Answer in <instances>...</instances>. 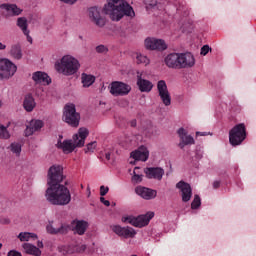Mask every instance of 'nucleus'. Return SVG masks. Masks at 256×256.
<instances>
[{
  "label": "nucleus",
  "mask_w": 256,
  "mask_h": 256,
  "mask_svg": "<svg viewBox=\"0 0 256 256\" xmlns=\"http://www.w3.org/2000/svg\"><path fill=\"white\" fill-rule=\"evenodd\" d=\"M65 179L63 176V167L53 165L48 170V185L46 190V199L51 205H69L71 203V192L61 182Z\"/></svg>",
  "instance_id": "nucleus-1"
},
{
  "label": "nucleus",
  "mask_w": 256,
  "mask_h": 256,
  "mask_svg": "<svg viewBox=\"0 0 256 256\" xmlns=\"http://www.w3.org/2000/svg\"><path fill=\"white\" fill-rule=\"evenodd\" d=\"M104 13L110 17L112 21H121L123 17H135V10L126 1L109 0L104 6Z\"/></svg>",
  "instance_id": "nucleus-2"
},
{
  "label": "nucleus",
  "mask_w": 256,
  "mask_h": 256,
  "mask_svg": "<svg viewBox=\"0 0 256 256\" xmlns=\"http://www.w3.org/2000/svg\"><path fill=\"white\" fill-rule=\"evenodd\" d=\"M164 63L169 69H189L195 65V57L189 52L170 53L164 58Z\"/></svg>",
  "instance_id": "nucleus-3"
},
{
  "label": "nucleus",
  "mask_w": 256,
  "mask_h": 256,
  "mask_svg": "<svg viewBox=\"0 0 256 256\" xmlns=\"http://www.w3.org/2000/svg\"><path fill=\"white\" fill-rule=\"evenodd\" d=\"M89 137V130L87 128H79L78 133L73 136L72 140L58 141V149H62L63 153H73L77 147H83L85 140ZM74 142V143H73Z\"/></svg>",
  "instance_id": "nucleus-4"
},
{
  "label": "nucleus",
  "mask_w": 256,
  "mask_h": 256,
  "mask_svg": "<svg viewBox=\"0 0 256 256\" xmlns=\"http://www.w3.org/2000/svg\"><path fill=\"white\" fill-rule=\"evenodd\" d=\"M79 67H81L79 60L71 55L63 56L60 61L55 63L57 73H61L66 77L75 75L79 71Z\"/></svg>",
  "instance_id": "nucleus-5"
},
{
  "label": "nucleus",
  "mask_w": 256,
  "mask_h": 256,
  "mask_svg": "<svg viewBox=\"0 0 256 256\" xmlns=\"http://www.w3.org/2000/svg\"><path fill=\"white\" fill-rule=\"evenodd\" d=\"M247 139V128L243 123L235 125L229 132L230 145L237 147Z\"/></svg>",
  "instance_id": "nucleus-6"
},
{
  "label": "nucleus",
  "mask_w": 256,
  "mask_h": 256,
  "mask_svg": "<svg viewBox=\"0 0 256 256\" xmlns=\"http://www.w3.org/2000/svg\"><path fill=\"white\" fill-rule=\"evenodd\" d=\"M155 217V212H147L146 214L139 215L138 217L133 216H123L122 223H129L133 225V227H146L149 225V221H151Z\"/></svg>",
  "instance_id": "nucleus-7"
},
{
  "label": "nucleus",
  "mask_w": 256,
  "mask_h": 256,
  "mask_svg": "<svg viewBox=\"0 0 256 256\" xmlns=\"http://www.w3.org/2000/svg\"><path fill=\"white\" fill-rule=\"evenodd\" d=\"M63 119L71 127H79L81 115L77 112L75 104H66L64 107Z\"/></svg>",
  "instance_id": "nucleus-8"
},
{
  "label": "nucleus",
  "mask_w": 256,
  "mask_h": 256,
  "mask_svg": "<svg viewBox=\"0 0 256 256\" xmlns=\"http://www.w3.org/2000/svg\"><path fill=\"white\" fill-rule=\"evenodd\" d=\"M17 73V65L7 58L0 59V79H11Z\"/></svg>",
  "instance_id": "nucleus-9"
},
{
  "label": "nucleus",
  "mask_w": 256,
  "mask_h": 256,
  "mask_svg": "<svg viewBox=\"0 0 256 256\" xmlns=\"http://www.w3.org/2000/svg\"><path fill=\"white\" fill-rule=\"evenodd\" d=\"M109 90L113 97H125L131 93V85L122 81H113L109 86Z\"/></svg>",
  "instance_id": "nucleus-10"
},
{
  "label": "nucleus",
  "mask_w": 256,
  "mask_h": 256,
  "mask_svg": "<svg viewBox=\"0 0 256 256\" xmlns=\"http://www.w3.org/2000/svg\"><path fill=\"white\" fill-rule=\"evenodd\" d=\"M88 17L97 27H105V23H107L101 8L97 6H93L88 9Z\"/></svg>",
  "instance_id": "nucleus-11"
},
{
  "label": "nucleus",
  "mask_w": 256,
  "mask_h": 256,
  "mask_svg": "<svg viewBox=\"0 0 256 256\" xmlns=\"http://www.w3.org/2000/svg\"><path fill=\"white\" fill-rule=\"evenodd\" d=\"M158 95L165 107H169L171 105V94L169 93V89H167V83L165 80H160L157 83Z\"/></svg>",
  "instance_id": "nucleus-12"
},
{
  "label": "nucleus",
  "mask_w": 256,
  "mask_h": 256,
  "mask_svg": "<svg viewBox=\"0 0 256 256\" xmlns=\"http://www.w3.org/2000/svg\"><path fill=\"white\" fill-rule=\"evenodd\" d=\"M144 45L150 51H165L167 50V43L163 39L146 38Z\"/></svg>",
  "instance_id": "nucleus-13"
},
{
  "label": "nucleus",
  "mask_w": 256,
  "mask_h": 256,
  "mask_svg": "<svg viewBox=\"0 0 256 256\" xmlns=\"http://www.w3.org/2000/svg\"><path fill=\"white\" fill-rule=\"evenodd\" d=\"M176 188L179 189L183 203H189L191 197H193V189L191 184L181 180L176 184Z\"/></svg>",
  "instance_id": "nucleus-14"
},
{
  "label": "nucleus",
  "mask_w": 256,
  "mask_h": 256,
  "mask_svg": "<svg viewBox=\"0 0 256 256\" xmlns=\"http://www.w3.org/2000/svg\"><path fill=\"white\" fill-rule=\"evenodd\" d=\"M112 230L116 233V235H118L119 237H123L124 239H133L135 235H137V231L129 226L122 227L116 225L113 226Z\"/></svg>",
  "instance_id": "nucleus-15"
},
{
  "label": "nucleus",
  "mask_w": 256,
  "mask_h": 256,
  "mask_svg": "<svg viewBox=\"0 0 256 256\" xmlns=\"http://www.w3.org/2000/svg\"><path fill=\"white\" fill-rule=\"evenodd\" d=\"M177 134L180 139V143L178 144L180 149H185L186 145H195V139L193 138V136L188 135L187 130H185L184 128H180L177 131Z\"/></svg>",
  "instance_id": "nucleus-16"
},
{
  "label": "nucleus",
  "mask_w": 256,
  "mask_h": 256,
  "mask_svg": "<svg viewBox=\"0 0 256 256\" xmlns=\"http://www.w3.org/2000/svg\"><path fill=\"white\" fill-rule=\"evenodd\" d=\"M135 192L137 195L142 197V199H146V201H151V199H155V197H157V190L143 186L136 187Z\"/></svg>",
  "instance_id": "nucleus-17"
},
{
  "label": "nucleus",
  "mask_w": 256,
  "mask_h": 256,
  "mask_svg": "<svg viewBox=\"0 0 256 256\" xmlns=\"http://www.w3.org/2000/svg\"><path fill=\"white\" fill-rule=\"evenodd\" d=\"M144 173L148 179L161 181V179H163V175H165V170L161 167H149L144 170Z\"/></svg>",
  "instance_id": "nucleus-18"
},
{
  "label": "nucleus",
  "mask_w": 256,
  "mask_h": 256,
  "mask_svg": "<svg viewBox=\"0 0 256 256\" xmlns=\"http://www.w3.org/2000/svg\"><path fill=\"white\" fill-rule=\"evenodd\" d=\"M137 86L141 93H151L153 90V83L149 80L143 79L139 72L137 73Z\"/></svg>",
  "instance_id": "nucleus-19"
},
{
  "label": "nucleus",
  "mask_w": 256,
  "mask_h": 256,
  "mask_svg": "<svg viewBox=\"0 0 256 256\" xmlns=\"http://www.w3.org/2000/svg\"><path fill=\"white\" fill-rule=\"evenodd\" d=\"M32 80L36 85H50L51 78L45 72L37 71L32 74Z\"/></svg>",
  "instance_id": "nucleus-20"
},
{
  "label": "nucleus",
  "mask_w": 256,
  "mask_h": 256,
  "mask_svg": "<svg viewBox=\"0 0 256 256\" xmlns=\"http://www.w3.org/2000/svg\"><path fill=\"white\" fill-rule=\"evenodd\" d=\"M130 157L135 161H147L149 159V150L145 146H140L137 150L131 152Z\"/></svg>",
  "instance_id": "nucleus-21"
},
{
  "label": "nucleus",
  "mask_w": 256,
  "mask_h": 256,
  "mask_svg": "<svg viewBox=\"0 0 256 256\" xmlns=\"http://www.w3.org/2000/svg\"><path fill=\"white\" fill-rule=\"evenodd\" d=\"M43 128V121L41 120H32L30 124L25 129L26 137H31L35 131H39Z\"/></svg>",
  "instance_id": "nucleus-22"
},
{
  "label": "nucleus",
  "mask_w": 256,
  "mask_h": 256,
  "mask_svg": "<svg viewBox=\"0 0 256 256\" xmlns=\"http://www.w3.org/2000/svg\"><path fill=\"white\" fill-rule=\"evenodd\" d=\"M0 11H6L8 15L17 16L23 13V10L17 7L16 4H1Z\"/></svg>",
  "instance_id": "nucleus-23"
},
{
  "label": "nucleus",
  "mask_w": 256,
  "mask_h": 256,
  "mask_svg": "<svg viewBox=\"0 0 256 256\" xmlns=\"http://www.w3.org/2000/svg\"><path fill=\"white\" fill-rule=\"evenodd\" d=\"M46 229L50 235H67V233H69V225L66 224H61L59 228H55L53 225H48Z\"/></svg>",
  "instance_id": "nucleus-24"
},
{
  "label": "nucleus",
  "mask_w": 256,
  "mask_h": 256,
  "mask_svg": "<svg viewBox=\"0 0 256 256\" xmlns=\"http://www.w3.org/2000/svg\"><path fill=\"white\" fill-rule=\"evenodd\" d=\"M36 106H37V103L35 102V98H33V95L27 94L24 97V101H23V107L25 111H27V113H31Z\"/></svg>",
  "instance_id": "nucleus-25"
},
{
  "label": "nucleus",
  "mask_w": 256,
  "mask_h": 256,
  "mask_svg": "<svg viewBox=\"0 0 256 256\" xmlns=\"http://www.w3.org/2000/svg\"><path fill=\"white\" fill-rule=\"evenodd\" d=\"M74 233H77V235H85V231H87V228L89 227V224L84 220H76L73 222Z\"/></svg>",
  "instance_id": "nucleus-26"
},
{
  "label": "nucleus",
  "mask_w": 256,
  "mask_h": 256,
  "mask_svg": "<svg viewBox=\"0 0 256 256\" xmlns=\"http://www.w3.org/2000/svg\"><path fill=\"white\" fill-rule=\"evenodd\" d=\"M9 54L11 57H13V59H17V60L21 59L23 57L21 44L17 43V44L11 45Z\"/></svg>",
  "instance_id": "nucleus-27"
},
{
  "label": "nucleus",
  "mask_w": 256,
  "mask_h": 256,
  "mask_svg": "<svg viewBox=\"0 0 256 256\" xmlns=\"http://www.w3.org/2000/svg\"><path fill=\"white\" fill-rule=\"evenodd\" d=\"M23 249L28 255L41 256V250L37 248L35 245L24 243Z\"/></svg>",
  "instance_id": "nucleus-28"
},
{
  "label": "nucleus",
  "mask_w": 256,
  "mask_h": 256,
  "mask_svg": "<svg viewBox=\"0 0 256 256\" xmlns=\"http://www.w3.org/2000/svg\"><path fill=\"white\" fill-rule=\"evenodd\" d=\"M17 26L19 27V29H21L24 35H27L28 33H30L29 24L27 23V18L25 17L18 18Z\"/></svg>",
  "instance_id": "nucleus-29"
},
{
  "label": "nucleus",
  "mask_w": 256,
  "mask_h": 256,
  "mask_svg": "<svg viewBox=\"0 0 256 256\" xmlns=\"http://www.w3.org/2000/svg\"><path fill=\"white\" fill-rule=\"evenodd\" d=\"M81 79L83 87H91L95 83V76L91 74L82 73Z\"/></svg>",
  "instance_id": "nucleus-30"
},
{
  "label": "nucleus",
  "mask_w": 256,
  "mask_h": 256,
  "mask_svg": "<svg viewBox=\"0 0 256 256\" xmlns=\"http://www.w3.org/2000/svg\"><path fill=\"white\" fill-rule=\"evenodd\" d=\"M8 127L9 125L4 126L0 124V139H11V133H9Z\"/></svg>",
  "instance_id": "nucleus-31"
},
{
  "label": "nucleus",
  "mask_w": 256,
  "mask_h": 256,
  "mask_svg": "<svg viewBox=\"0 0 256 256\" xmlns=\"http://www.w3.org/2000/svg\"><path fill=\"white\" fill-rule=\"evenodd\" d=\"M18 239L20 241H29V239H37V234H33L29 232H21L18 235Z\"/></svg>",
  "instance_id": "nucleus-32"
},
{
  "label": "nucleus",
  "mask_w": 256,
  "mask_h": 256,
  "mask_svg": "<svg viewBox=\"0 0 256 256\" xmlns=\"http://www.w3.org/2000/svg\"><path fill=\"white\" fill-rule=\"evenodd\" d=\"M60 253L62 255H72V253H75V250L73 249V245H68V246H61L59 248Z\"/></svg>",
  "instance_id": "nucleus-33"
},
{
  "label": "nucleus",
  "mask_w": 256,
  "mask_h": 256,
  "mask_svg": "<svg viewBox=\"0 0 256 256\" xmlns=\"http://www.w3.org/2000/svg\"><path fill=\"white\" fill-rule=\"evenodd\" d=\"M10 150L12 151V153H15V155H17V157H19L21 155V144H19L17 142H13L10 145Z\"/></svg>",
  "instance_id": "nucleus-34"
},
{
  "label": "nucleus",
  "mask_w": 256,
  "mask_h": 256,
  "mask_svg": "<svg viewBox=\"0 0 256 256\" xmlns=\"http://www.w3.org/2000/svg\"><path fill=\"white\" fill-rule=\"evenodd\" d=\"M136 61L137 63H142L143 65H149L150 63L149 58L143 54H137Z\"/></svg>",
  "instance_id": "nucleus-35"
},
{
  "label": "nucleus",
  "mask_w": 256,
  "mask_h": 256,
  "mask_svg": "<svg viewBox=\"0 0 256 256\" xmlns=\"http://www.w3.org/2000/svg\"><path fill=\"white\" fill-rule=\"evenodd\" d=\"M201 207V197L199 195L194 196V200L191 203V209H199Z\"/></svg>",
  "instance_id": "nucleus-36"
},
{
  "label": "nucleus",
  "mask_w": 256,
  "mask_h": 256,
  "mask_svg": "<svg viewBox=\"0 0 256 256\" xmlns=\"http://www.w3.org/2000/svg\"><path fill=\"white\" fill-rule=\"evenodd\" d=\"M95 51H96V53L105 55V54L109 53V48H107V46L101 44L95 48Z\"/></svg>",
  "instance_id": "nucleus-37"
},
{
  "label": "nucleus",
  "mask_w": 256,
  "mask_h": 256,
  "mask_svg": "<svg viewBox=\"0 0 256 256\" xmlns=\"http://www.w3.org/2000/svg\"><path fill=\"white\" fill-rule=\"evenodd\" d=\"M95 149H97V142H91L87 145L85 153H93V151H95Z\"/></svg>",
  "instance_id": "nucleus-38"
},
{
  "label": "nucleus",
  "mask_w": 256,
  "mask_h": 256,
  "mask_svg": "<svg viewBox=\"0 0 256 256\" xmlns=\"http://www.w3.org/2000/svg\"><path fill=\"white\" fill-rule=\"evenodd\" d=\"M74 253H83L85 249H87V246L82 244L80 246L73 245Z\"/></svg>",
  "instance_id": "nucleus-39"
},
{
  "label": "nucleus",
  "mask_w": 256,
  "mask_h": 256,
  "mask_svg": "<svg viewBox=\"0 0 256 256\" xmlns=\"http://www.w3.org/2000/svg\"><path fill=\"white\" fill-rule=\"evenodd\" d=\"M157 7V0H151L146 4V9H155Z\"/></svg>",
  "instance_id": "nucleus-40"
},
{
  "label": "nucleus",
  "mask_w": 256,
  "mask_h": 256,
  "mask_svg": "<svg viewBox=\"0 0 256 256\" xmlns=\"http://www.w3.org/2000/svg\"><path fill=\"white\" fill-rule=\"evenodd\" d=\"M132 181L134 183H141V181H143V176L139 174H134V176L132 177Z\"/></svg>",
  "instance_id": "nucleus-41"
},
{
  "label": "nucleus",
  "mask_w": 256,
  "mask_h": 256,
  "mask_svg": "<svg viewBox=\"0 0 256 256\" xmlns=\"http://www.w3.org/2000/svg\"><path fill=\"white\" fill-rule=\"evenodd\" d=\"M210 50H211V48L209 47V45H204L201 48L200 54L205 56V55H207V53H209Z\"/></svg>",
  "instance_id": "nucleus-42"
},
{
  "label": "nucleus",
  "mask_w": 256,
  "mask_h": 256,
  "mask_svg": "<svg viewBox=\"0 0 256 256\" xmlns=\"http://www.w3.org/2000/svg\"><path fill=\"white\" fill-rule=\"evenodd\" d=\"M109 193V187L101 186L100 187V195L101 197H105V195Z\"/></svg>",
  "instance_id": "nucleus-43"
},
{
  "label": "nucleus",
  "mask_w": 256,
  "mask_h": 256,
  "mask_svg": "<svg viewBox=\"0 0 256 256\" xmlns=\"http://www.w3.org/2000/svg\"><path fill=\"white\" fill-rule=\"evenodd\" d=\"M0 223L1 225H10L11 224V219L4 217V218H0Z\"/></svg>",
  "instance_id": "nucleus-44"
},
{
  "label": "nucleus",
  "mask_w": 256,
  "mask_h": 256,
  "mask_svg": "<svg viewBox=\"0 0 256 256\" xmlns=\"http://www.w3.org/2000/svg\"><path fill=\"white\" fill-rule=\"evenodd\" d=\"M7 256H23V255H21V252H19L17 250H10L8 252Z\"/></svg>",
  "instance_id": "nucleus-45"
},
{
  "label": "nucleus",
  "mask_w": 256,
  "mask_h": 256,
  "mask_svg": "<svg viewBox=\"0 0 256 256\" xmlns=\"http://www.w3.org/2000/svg\"><path fill=\"white\" fill-rule=\"evenodd\" d=\"M63 3H66L67 5H75L78 0H60Z\"/></svg>",
  "instance_id": "nucleus-46"
},
{
  "label": "nucleus",
  "mask_w": 256,
  "mask_h": 256,
  "mask_svg": "<svg viewBox=\"0 0 256 256\" xmlns=\"http://www.w3.org/2000/svg\"><path fill=\"white\" fill-rule=\"evenodd\" d=\"M100 201L105 205V207H109L111 205V202H109V200H105L104 197H100Z\"/></svg>",
  "instance_id": "nucleus-47"
},
{
  "label": "nucleus",
  "mask_w": 256,
  "mask_h": 256,
  "mask_svg": "<svg viewBox=\"0 0 256 256\" xmlns=\"http://www.w3.org/2000/svg\"><path fill=\"white\" fill-rule=\"evenodd\" d=\"M219 187H221V182L220 181H214L213 188L214 189H219Z\"/></svg>",
  "instance_id": "nucleus-48"
},
{
  "label": "nucleus",
  "mask_w": 256,
  "mask_h": 256,
  "mask_svg": "<svg viewBox=\"0 0 256 256\" xmlns=\"http://www.w3.org/2000/svg\"><path fill=\"white\" fill-rule=\"evenodd\" d=\"M24 35L26 36L28 43H33V38L29 35V33Z\"/></svg>",
  "instance_id": "nucleus-49"
},
{
  "label": "nucleus",
  "mask_w": 256,
  "mask_h": 256,
  "mask_svg": "<svg viewBox=\"0 0 256 256\" xmlns=\"http://www.w3.org/2000/svg\"><path fill=\"white\" fill-rule=\"evenodd\" d=\"M7 49V45L0 42V51H5Z\"/></svg>",
  "instance_id": "nucleus-50"
},
{
  "label": "nucleus",
  "mask_w": 256,
  "mask_h": 256,
  "mask_svg": "<svg viewBox=\"0 0 256 256\" xmlns=\"http://www.w3.org/2000/svg\"><path fill=\"white\" fill-rule=\"evenodd\" d=\"M130 125H131L132 127H137V120H136V119L131 120V121H130Z\"/></svg>",
  "instance_id": "nucleus-51"
},
{
  "label": "nucleus",
  "mask_w": 256,
  "mask_h": 256,
  "mask_svg": "<svg viewBox=\"0 0 256 256\" xmlns=\"http://www.w3.org/2000/svg\"><path fill=\"white\" fill-rule=\"evenodd\" d=\"M105 158H106L107 161H110L111 160V153L107 152L105 154Z\"/></svg>",
  "instance_id": "nucleus-52"
},
{
  "label": "nucleus",
  "mask_w": 256,
  "mask_h": 256,
  "mask_svg": "<svg viewBox=\"0 0 256 256\" xmlns=\"http://www.w3.org/2000/svg\"><path fill=\"white\" fill-rule=\"evenodd\" d=\"M196 135H200L201 137H205L207 132H196Z\"/></svg>",
  "instance_id": "nucleus-53"
},
{
  "label": "nucleus",
  "mask_w": 256,
  "mask_h": 256,
  "mask_svg": "<svg viewBox=\"0 0 256 256\" xmlns=\"http://www.w3.org/2000/svg\"><path fill=\"white\" fill-rule=\"evenodd\" d=\"M38 247H39L40 249H42V247H43V242L38 241Z\"/></svg>",
  "instance_id": "nucleus-54"
},
{
  "label": "nucleus",
  "mask_w": 256,
  "mask_h": 256,
  "mask_svg": "<svg viewBox=\"0 0 256 256\" xmlns=\"http://www.w3.org/2000/svg\"><path fill=\"white\" fill-rule=\"evenodd\" d=\"M3 247V244H0V249Z\"/></svg>",
  "instance_id": "nucleus-55"
},
{
  "label": "nucleus",
  "mask_w": 256,
  "mask_h": 256,
  "mask_svg": "<svg viewBox=\"0 0 256 256\" xmlns=\"http://www.w3.org/2000/svg\"><path fill=\"white\" fill-rule=\"evenodd\" d=\"M0 107H1V101H0Z\"/></svg>",
  "instance_id": "nucleus-56"
}]
</instances>
